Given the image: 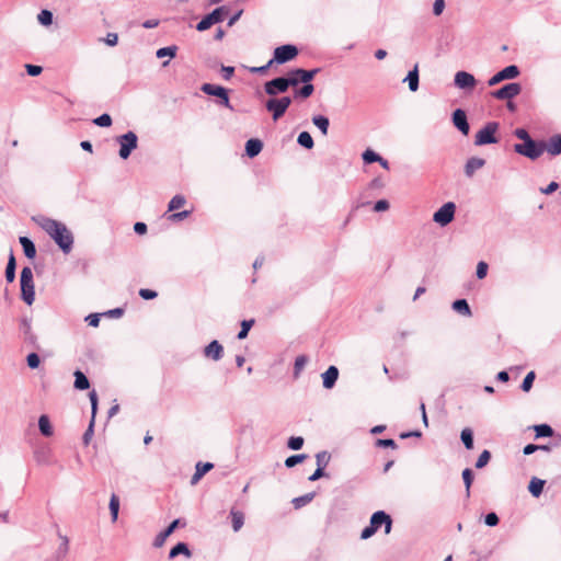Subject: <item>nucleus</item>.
I'll list each match as a JSON object with an SVG mask.
<instances>
[{
	"label": "nucleus",
	"mask_w": 561,
	"mask_h": 561,
	"mask_svg": "<svg viewBox=\"0 0 561 561\" xmlns=\"http://www.w3.org/2000/svg\"><path fill=\"white\" fill-rule=\"evenodd\" d=\"M254 322H255L254 319L243 320L241 322V330L237 334V339H239V340L245 339L249 334V331L253 327Z\"/></svg>",
	"instance_id": "3c124183"
},
{
	"label": "nucleus",
	"mask_w": 561,
	"mask_h": 561,
	"mask_svg": "<svg viewBox=\"0 0 561 561\" xmlns=\"http://www.w3.org/2000/svg\"><path fill=\"white\" fill-rule=\"evenodd\" d=\"M376 527L369 522V525L366 526L360 533V539L366 540L376 534Z\"/></svg>",
	"instance_id": "338daca9"
},
{
	"label": "nucleus",
	"mask_w": 561,
	"mask_h": 561,
	"mask_svg": "<svg viewBox=\"0 0 561 561\" xmlns=\"http://www.w3.org/2000/svg\"><path fill=\"white\" fill-rule=\"evenodd\" d=\"M545 484V480L534 477L528 484V491L534 497H539L542 494Z\"/></svg>",
	"instance_id": "2f4dec72"
},
{
	"label": "nucleus",
	"mask_w": 561,
	"mask_h": 561,
	"mask_svg": "<svg viewBox=\"0 0 561 561\" xmlns=\"http://www.w3.org/2000/svg\"><path fill=\"white\" fill-rule=\"evenodd\" d=\"M451 122L454 126L463 135L468 136L470 125L468 123L467 114L462 108H456L451 114Z\"/></svg>",
	"instance_id": "2eb2a0df"
},
{
	"label": "nucleus",
	"mask_w": 561,
	"mask_h": 561,
	"mask_svg": "<svg viewBox=\"0 0 561 561\" xmlns=\"http://www.w3.org/2000/svg\"><path fill=\"white\" fill-rule=\"evenodd\" d=\"M316 496V492H309L301 496L295 497L291 503L296 510L304 507L309 504Z\"/></svg>",
	"instance_id": "ea45409f"
},
{
	"label": "nucleus",
	"mask_w": 561,
	"mask_h": 561,
	"mask_svg": "<svg viewBox=\"0 0 561 561\" xmlns=\"http://www.w3.org/2000/svg\"><path fill=\"white\" fill-rule=\"evenodd\" d=\"M183 554L186 558L192 557V551L186 542H178L174 547L169 551V559H174L178 556Z\"/></svg>",
	"instance_id": "c85d7f7f"
},
{
	"label": "nucleus",
	"mask_w": 561,
	"mask_h": 561,
	"mask_svg": "<svg viewBox=\"0 0 561 561\" xmlns=\"http://www.w3.org/2000/svg\"><path fill=\"white\" fill-rule=\"evenodd\" d=\"M312 123L314 124V126H317L319 128V130L321 131V134L323 136H327L328 135V130H329V126H330V121L327 116L324 115H314L312 117Z\"/></svg>",
	"instance_id": "c9c22d12"
},
{
	"label": "nucleus",
	"mask_w": 561,
	"mask_h": 561,
	"mask_svg": "<svg viewBox=\"0 0 561 561\" xmlns=\"http://www.w3.org/2000/svg\"><path fill=\"white\" fill-rule=\"evenodd\" d=\"M230 517H231V520H232V529L234 531H239L242 528L243 524H244V515H243V513L232 508L230 511Z\"/></svg>",
	"instance_id": "4c0bfd02"
},
{
	"label": "nucleus",
	"mask_w": 561,
	"mask_h": 561,
	"mask_svg": "<svg viewBox=\"0 0 561 561\" xmlns=\"http://www.w3.org/2000/svg\"><path fill=\"white\" fill-rule=\"evenodd\" d=\"M322 385L325 389H332L339 378V369L336 366H329V368L321 375Z\"/></svg>",
	"instance_id": "aec40b11"
},
{
	"label": "nucleus",
	"mask_w": 561,
	"mask_h": 561,
	"mask_svg": "<svg viewBox=\"0 0 561 561\" xmlns=\"http://www.w3.org/2000/svg\"><path fill=\"white\" fill-rule=\"evenodd\" d=\"M26 364L27 366L31 368V369H36L39 367L41 365V358H39V355L35 352L33 353H30L27 356H26Z\"/></svg>",
	"instance_id": "13d9d810"
},
{
	"label": "nucleus",
	"mask_w": 561,
	"mask_h": 561,
	"mask_svg": "<svg viewBox=\"0 0 561 561\" xmlns=\"http://www.w3.org/2000/svg\"><path fill=\"white\" fill-rule=\"evenodd\" d=\"M299 54L297 46L293 44H285L276 47L273 53V58L270 59V65H283L295 59Z\"/></svg>",
	"instance_id": "1a4fd4ad"
},
{
	"label": "nucleus",
	"mask_w": 561,
	"mask_h": 561,
	"mask_svg": "<svg viewBox=\"0 0 561 561\" xmlns=\"http://www.w3.org/2000/svg\"><path fill=\"white\" fill-rule=\"evenodd\" d=\"M451 307L456 312L462 316L470 317L472 314L468 301L463 298L455 300Z\"/></svg>",
	"instance_id": "f704fd0d"
},
{
	"label": "nucleus",
	"mask_w": 561,
	"mask_h": 561,
	"mask_svg": "<svg viewBox=\"0 0 561 561\" xmlns=\"http://www.w3.org/2000/svg\"><path fill=\"white\" fill-rule=\"evenodd\" d=\"M485 164V160L479 157H471L467 160L465 164V174L468 178L473 176L477 170L483 168Z\"/></svg>",
	"instance_id": "4be33fe9"
},
{
	"label": "nucleus",
	"mask_w": 561,
	"mask_h": 561,
	"mask_svg": "<svg viewBox=\"0 0 561 561\" xmlns=\"http://www.w3.org/2000/svg\"><path fill=\"white\" fill-rule=\"evenodd\" d=\"M460 439L466 449L471 450L473 448V432L470 427H465L460 433Z\"/></svg>",
	"instance_id": "e433bc0d"
},
{
	"label": "nucleus",
	"mask_w": 561,
	"mask_h": 561,
	"mask_svg": "<svg viewBox=\"0 0 561 561\" xmlns=\"http://www.w3.org/2000/svg\"><path fill=\"white\" fill-rule=\"evenodd\" d=\"M522 91V84L518 82H510L497 90L491 92L492 98L496 100H512Z\"/></svg>",
	"instance_id": "ddd939ff"
},
{
	"label": "nucleus",
	"mask_w": 561,
	"mask_h": 561,
	"mask_svg": "<svg viewBox=\"0 0 561 561\" xmlns=\"http://www.w3.org/2000/svg\"><path fill=\"white\" fill-rule=\"evenodd\" d=\"M19 241H20V244L22 245L24 255L27 259H31V260L34 259L36 255V247L34 244V242L27 237H20Z\"/></svg>",
	"instance_id": "c756f323"
},
{
	"label": "nucleus",
	"mask_w": 561,
	"mask_h": 561,
	"mask_svg": "<svg viewBox=\"0 0 561 561\" xmlns=\"http://www.w3.org/2000/svg\"><path fill=\"white\" fill-rule=\"evenodd\" d=\"M546 151H548L551 156L561 154V134L551 136L546 142Z\"/></svg>",
	"instance_id": "bb28decb"
},
{
	"label": "nucleus",
	"mask_w": 561,
	"mask_h": 561,
	"mask_svg": "<svg viewBox=\"0 0 561 561\" xmlns=\"http://www.w3.org/2000/svg\"><path fill=\"white\" fill-rule=\"evenodd\" d=\"M201 90L207 95L216 96L218 99V105L224 106L230 111H234V107L230 103L229 90L227 88L213 83H204L202 84Z\"/></svg>",
	"instance_id": "39448f33"
},
{
	"label": "nucleus",
	"mask_w": 561,
	"mask_h": 561,
	"mask_svg": "<svg viewBox=\"0 0 561 561\" xmlns=\"http://www.w3.org/2000/svg\"><path fill=\"white\" fill-rule=\"evenodd\" d=\"M546 141L535 140L534 138L514 145V151L530 160L538 159L546 151Z\"/></svg>",
	"instance_id": "f03ea898"
},
{
	"label": "nucleus",
	"mask_w": 561,
	"mask_h": 561,
	"mask_svg": "<svg viewBox=\"0 0 561 561\" xmlns=\"http://www.w3.org/2000/svg\"><path fill=\"white\" fill-rule=\"evenodd\" d=\"M39 226L56 242L65 254L71 252L73 247V236L65 224L51 218L43 217L39 221Z\"/></svg>",
	"instance_id": "f257e3e1"
},
{
	"label": "nucleus",
	"mask_w": 561,
	"mask_h": 561,
	"mask_svg": "<svg viewBox=\"0 0 561 561\" xmlns=\"http://www.w3.org/2000/svg\"><path fill=\"white\" fill-rule=\"evenodd\" d=\"M519 75H520V70H519L518 66L510 65V66L503 68L502 70L497 71L495 75H493L489 79L488 84L490 87H493V85H496V84H499L500 82H502L504 80L515 79Z\"/></svg>",
	"instance_id": "4468645a"
},
{
	"label": "nucleus",
	"mask_w": 561,
	"mask_h": 561,
	"mask_svg": "<svg viewBox=\"0 0 561 561\" xmlns=\"http://www.w3.org/2000/svg\"><path fill=\"white\" fill-rule=\"evenodd\" d=\"M15 270H16V262H15V257L13 255V252L11 251L10 255H9V259H8V263H7V267H5V279L8 283H13L14 279H15Z\"/></svg>",
	"instance_id": "72a5a7b5"
},
{
	"label": "nucleus",
	"mask_w": 561,
	"mask_h": 561,
	"mask_svg": "<svg viewBox=\"0 0 561 561\" xmlns=\"http://www.w3.org/2000/svg\"><path fill=\"white\" fill-rule=\"evenodd\" d=\"M308 363V356L306 355H299L296 357L295 359V364H294V377L297 378L301 370L304 369V367L306 366V364Z\"/></svg>",
	"instance_id": "09e8293b"
},
{
	"label": "nucleus",
	"mask_w": 561,
	"mask_h": 561,
	"mask_svg": "<svg viewBox=\"0 0 561 561\" xmlns=\"http://www.w3.org/2000/svg\"><path fill=\"white\" fill-rule=\"evenodd\" d=\"M456 204L447 202L439 207L433 215V221L440 227H446L455 219Z\"/></svg>",
	"instance_id": "f8f14e48"
},
{
	"label": "nucleus",
	"mask_w": 561,
	"mask_h": 561,
	"mask_svg": "<svg viewBox=\"0 0 561 561\" xmlns=\"http://www.w3.org/2000/svg\"><path fill=\"white\" fill-rule=\"evenodd\" d=\"M291 87L287 73L285 76L276 77L264 83V92L270 96H276L280 93H285Z\"/></svg>",
	"instance_id": "9d476101"
},
{
	"label": "nucleus",
	"mask_w": 561,
	"mask_h": 561,
	"mask_svg": "<svg viewBox=\"0 0 561 561\" xmlns=\"http://www.w3.org/2000/svg\"><path fill=\"white\" fill-rule=\"evenodd\" d=\"M329 461L330 455L327 451H320L316 455L317 468H321L322 470H324Z\"/></svg>",
	"instance_id": "5fc2aeb1"
},
{
	"label": "nucleus",
	"mask_w": 561,
	"mask_h": 561,
	"mask_svg": "<svg viewBox=\"0 0 561 561\" xmlns=\"http://www.w3.org/2000/svg\"><path fill=\"white\" fill-rule=\"evenodd\" d=\"M489 265L484 261H480L477 265L476 275L479 279H482L488 274Z\"/></svg>",
	"instance_id": "0e129e2a"
},
{
	"label": "nucleus",
	"mask_w": 561,
	"mask_h": 561,
	"mask_svg": "<svg viewBox=\"0 0 561 561\" xmlns=\"http://www.w3.org/2000/svg\"><path fill=\"white\" fill-rule=\"evenodd\" d=\"M228 13L229 8L227 5L214 9L210 13L202 18V20L196 24V30L198 32H204L210 28L214 24L222 22Z\"/></svg>",
	"instance_id": "423d86ee"
},
{
	"label": "nucleus",
	"mask_w": 561,
	"mask_h": 561,
	"mask_svg": "<svg viewBox=\"0 0 561 561\" xmlns=\"http://www.w3.org/2000/svg\"><path fill=\"white\" fill-rule=\"evenodd\" d=\"M376 446L396 449L397 443L392 438H379L376 440Z\"/></svg>",
	"instance_id": "e2e57ef3"
},
{
	"label": "nucleus",
	"mask_w": 561,
	"mask_h": 561,
	"mask_svg": "<svg viewBox=\"0 0 561 561\" xmlns=\"http://www.w3.org/2000/svg\"><path fill=\"white\" fill-rule=\"evenodd\" d=\"M21 329L24 334V341L27 344L32 345L33 347L38 348L39 346L37 344V336L32 331L31 320H28L27 318H23L21 320Z\"/></svg>",
	"instance_id": "6ab92c4d"
},
{
	"label": "nucleus",
	"mask_w": 561,
	"mask_h": 561,
	"mask_svg": "<svg viewBox=\"0 0 561 561\" xmlns=\"http://www.w3.org/2000/svg\"><path fill=\"white\" fill-rule=\"evenodd\" d=\"M38 430L44 437H51L54 435V428L48 415L42 414L38 417Z\"/></svg>",
	"instance_id": "cd10ccee"
},
{
	"label": "nucleus",
	"mask_w": 561,
	"mask_h": 561,
	"mask_svg": "<svg viewBox=\"0 0 561 561\" xmlns=\"http://www.w3.org/2000/svg\"><path fill=\"white\" fill-rule=\"evenodd\" d=\"M293 99L290 96L271 98L265 102V108L272 114L276 122L284 116L290 106Z\"/></svg>",
	"instance_id": "0eeeda50"
},
{
	"label": "nucleus",
	"mask_w": 561,
	"mask_h": 561,
	"mask_svg": "<svg viewBox=\"0 0 561 561\" xmlns=\"http://www.w3.org/2000/svg\"><path fill=\"white\" fill-rule=\"evenodd\" d=\"M93 123L99 127H110L112 125V117L110 114L104 113L94 118Z\"/></svg>",
	"instance_id": "4d7b16f0"
},
{
	"label": "nucleus",
	"mask_w": 561,
	"mask_h": 561,
	"mask_svg": "<svg viewBox=\"0 0 561 561\" xmlns=\"http://www.w3.org/2000/svg\"><path fill=\"white\" fill-rule=\"evenodd\" d=\"M304 437L301 436H291L289 437V439L287 440V447L291 450H299L302 448L304 446Z\"/></svg>",
	"instance_id": "864d4df0"
},
{
	"label": "nucleus",
	"mask_w": 561,
	"mask_h": 561,
	"mask_svg": "<svg viewBox=\"0 0 561 561\" xmlns=\"http://www.w3.org/2000/svg\"><path fill=\"white\" fill-rule=\"evenodd\" d=\"M363 161L366 164L375 163L381 160V156L371 149H366L362 154Z\"/></svg>",
	"instance_id": "de8ad7c7"
},
{
	"label": "nucleus",
	"mask_w": 561,
	"mask_h": 561,
	"mask_svg": "<svg viewBox=\"0 0 561 561\" xmlns=\"http://www.w3.org/2000/svg\"><path fill=\"white\" fill-rule=\"evenodd\" d=\"M490 459H491V453L486 449L483 450L476 461V468L477 469L484 468L489 463Z\"/></svg>",
	"instance_id": "6e6d98bb"
},
{
	"label": "nucleus",
	"mask_w": 561,
	"mask_h": 561,
	"mask_svg": "<svg viewBox=\"0 0 561 561\" xmlns=\"http://www.w3.org/2000/svg\"><path fill=\"white\" fill-rule=\"evenodd\" d=\"M535 379H536V374H535V371H534V370L529 371V373L525 376V378H524V380H523V382H522V385H520V389H522L524 392H529V391L531 390V388H533V385H534Z\"/></svg>",
	"instance_id": "8fccbe9b"
},
{
	"label": "nucleus",
	"mask_w": 561,
	"mask_h": 561,
	"mask_svg": "<svg viewBox=\"0 0 561 561\" xmlns=\"http://www.w3.org/2000/svg\"><path fill=\"white\" fill-rule=\"evenodd\" d=\"M116 141L119 145L118 154L123 160H126L130 157L131 152L138 146V136L129 130L116 138Z\"/></svg>",
	"instance_id": "6e6552de"
},
{
	"label": "nucleus",
	"mask_w": 561,
	"mask_h": 561,
	"mask_svg": "<svg viewBox=\"0 0 561 561\" xmlns=\"http://www.w3.org/2000/svg\"><path fill=\"white\" fill-rule=\"evenodd\" d=\"M214 468V463L211 462H202L198 461L195 467V472L192 476L191 483H197L208 471Z\"/></svg>",
	"instance_id": "393cba45"
},
{
	"label": "nucleus",
	"mask_w": 561,
	"mask_h": 561,
	"mask_svg": "<svg viewBox=\"0 0 561 561\" xmlns=\"http://www.w3.org/2000/svg\"><path fill=\"white\" fill-rule=\"evenodd\" d=\"M204 355L217 362L224 355V347L217 340H214L204 348Z\"/></svg>",
	"instance_id": "412c9836"
},
{
	"label": "nucleus",
	"mask_w": 561,
	"mask_h": 561,
	"mask_svg": "<svg viewBox=\"0 0 561 561\" xmlns=\"http://www.w3.org/2000/svg\"><path fill=\"white\" fill-rule=\"evenodd\" d=\"M89 399H90V402H91V412H92V417L91 419H95V415H96V412H98V394H96V391L94 389L89 392Z\"/></svg>",
	"instance_id": "052dcab7"
},
{
	"label": "nucleus",
	"mask_w": 561,
	"mask_h": 561,
	"mask_svg": "<svg viewBox=\"0 0 561 561\" xmlns=\"http://www.w3.org/2000/svg\"><path fill=\"white\" fill-rule=\"evenodd\" d=\"M176 51H178V46H175V45L165 46V47L159 48L156 51V56H157V58H164V57L174 58L176 56Z\"/></svg>",
	"instance_id": "37998d69"
},
{
	"label": "nucleus",
	"mask_w": 561,
	"mask_h": 561,
	"mask_svg": "<svg viewBox=\"0 0 561 561\" xmlns=\"http://www.w3.org/2000/svg\"><path fill=\"white\" fill-rule=\"evenodd\" d=\"M25 70H26V73L31 77H36V76H39L43 71V68L38 65H32V64H26L25 65Z\"/></svg>",
	"instance_id": "69168bd1"
},
{
	"label": "nucleus",
	"mask_w": 561,
	"mask_h": 561,
	"mask_svg": "<svg viewBox=\"0 0 561 561\" xmlns=\"http://www.w3.org/2000/svg\"><path fill=\"white\" fill-rule=\"evenodd\" d=\"M297 144L305 149H312L314 141L312 136L308 131H301L297 137Z\"/></svg>",
	"instance_id": "a19ab883"
},
{
	"label": "nucleus",
	"mask_w": 561,
	"mask_h": 561,
	"mask_svg": "<svg viewBox=\"0 0 561 561\" xmlns=\"http://www.w3.org/2000/svg\"><path fill=\"white\" fill-rule=\"evenodd\" d=\"M139 296L145 300H151L158 296V293L149 288H141L139 290Z\"/></svg>",
	"instance_id": "774afa93"
},
{
	"label": "nucleus",
	"mask_w": 561,
	"mask_h": 561,
	"mask_svg": "<svg viewBox=\"0 0 561 561\" xmlns=\"http://www.w3.org/2000/svg\"><path fill=\"white\" fill-rule=\"evenodd\" d=\"M21 298L31 306L35 300V289L33 280V271L30 266H24L20 274Z\"/></svg>",
	"instance_id": "7ed1b4c3"
},
{
	"label": "nucleus",
	"mask_w": 561,
	"mask_h": 561,
	"mask_svg": "<svg viewBox=\"0 0 561 561\" xmlns=\"http://www.w3.org/2000/svg\"><path fill=\"white\" fill-rule=\"evenodd\" d=\"M533 430L535 431V438H542V437H554V430L547 423L537 424L533 426Z\"/></svg>",
	"instance_id": "7c9ffc66"
},
{
	"label": "nucleus",
	"mask_w": 561,
	"mask_h": 561,
	"mask_svg": "<svg viewBox=\"0 0 561 561\" xmlns=\"http://www.w3.org/2000/svg\"><path fill=\"white\" fill-rule=\"evenodd\" d=\"M308 458V455L306 454H297V455H291L289 457L286 458L285 460V466L287 468H293L295 467L296 465L302 462L305 459Z\"/></svg>",
	"instance_id": "603ef678"
},
{
	"label": "nucleus",
	"mask_w": 561,
	"mask_h": 561,
	"mask_svg": "<svg viewBox=\"0 0 561 561\" xmlns=\"http://www.w3.org/2000/svg\"><path fill=\"white\" fill-rule=\"evenodd\" d=\"M484 523L486 526H490V527H495L499 525L500 523V518L497 516L496 513L494 512H491V513H488L484 517Z\"/></svg>",
	"instance_id": "680f3d73"
},
{
	"label": "nucleus",
	"mask_w": 561,
	"mask_h": 561,
	"mask_svg": "<svg viewBox=\"0 0 561 561\" xmlns=\"http://www.w3.org/2000/svg\"><path fill=\"white\" fill-rule=\"evenodd\" d=\"M180 524V518H176L173 522H171L167 528H164L154 537L152 546L154 548H161L164 545L168 537H170L175 531Z\"/></svg>",
	"instance_id": "a211bd4d"
},
{
	"label": "nucleus",
	"mask_w": 561,
	"mask_h": 561,
	"mask_svg": "<svg viewBox=\"0 0 561 561\" xmlns=\"http://www.w3.org/2000/svg\"><path fill=\"white\" fill-rule=\"evenodd\" d=\"M185 203H186L185 197L183 195H181V194H178V195L173 196L171 198V201L169 202L168 210L169 211H173L175 209H179L182 206H184Z\"/></svg>",
	"instance_id": "49530a36"
},
{
	"label": "nucleus",
	"mask_w": 561,
	"mask_h": 561,
	"mask_svg": "<svg viewBox=\"0 0 561 561\" xmlns=\"http://www.w3.org/2000/svg\"><path fill=\"white\" fill-rule=\"evenodd\" d=\"M404 82H408L409 89L411 92H415L420 85V75H419V65L415 64L413 69H411L407 77L403 79Z\"/></svg>",
	"instance_id": "b1692460"
},
{
	"label": "nucleus",
	"mask_w": 561,
	"mask_h": 561,
	"mask_svg": "<svg viewBox=\"0 0 561 561\" xmlns=\"http://www.w3.org/2000/svg\"><path fill=\"white\" fill-rule=\"evenodd\" d=\"M500 128L499 122H488L474 136L476 146H486L499 142L496 131Z\"/></svg>",
	"instance_id": "20e7f679"
},
{
	"label": "nucleus",
	"mask_w": 561,
	"mask_h": 561,
	"mask_svg": "<svg viewBox=\"0 0 561 561\" xmlns=\"http://www.w3.org/2000/svg\"><path fill=\"white\" fill-rule=\"evenodd\" d=\"M37 20H38L39 24H42L44 26H49V25L53 24L54 14H53V12L50 10L43 9L38 13Z\"/></svg>",
	"instance_id": "c03bdc74"
},
{
	"label": "nucleus",
	"mask_w": 561,
	"mask_h": 561,
	"mask_svg": "<svg viewBox=\"0 0 561 561\" xmlns=\"http://www.w3.org/2000/svg\"><path fill=\"white\" fill-rule=\"evenodd\" d=\"M75 383L73 387L77 390H88L90 388V381L88 377L79 369L73 373Z\"/></svg>",
	"instance_id": "473e14b6"
},
{
	"label": "nucleus",
	"mask_w": 561,
	"mask_h": 561,
	"mask_svg": "<svg viewBox=\"0 0 561 561\" xmlns=\"http://www.w3.org/2000/svg\"><path fill=\"white\" fill-rule=\"evenodd\" d=\"M461 476H462L463 484L466 488V496L469 497L470 496V488H471L473 479H474L473 471L470 468H466L462 470Z\"/></svg>",
	"instance_id": "79ce46f5"
},
{
	"label": "nucleus",
	"mask_w": 561,
	"mask_h": 561,
	"mask_svg": "<svg viewBox=\"0 0 561 561\" xmlns=\"http://www.w3.org/2000/svg\"><path fill=\"white\" fill-rule=\"evenodd\" d=\"M263 149V142L257 138H251L245 142V154L249 158H254L259 156V153Z\"/></svg>",
	"instance_id": "a878e982"
},
{
	"label": "nucleus",
	"mask_w": 561,
	"mask_h": 561,
	"mask_svg": "<svg viewBox=\"0 0 561 561\" xmlns=\"http://www.w3.org/2000/svg\"><path fill=\"white\" fill-rule=\"evenodd\" d=\"M58 537L61 540L58 549L56 550V557L57 559H64L69 551V538L65 535H61L58 533Z\"/></svg>",
	"instance_id": "58836bf2"
},
{
	"label": "nucleus",
	"mask_w": 561,
	"mask_h": 561,
	"mask_svg": "<svg viewBox=\"0 0 561 561\" xmlns=\"http://www.w3.org/2000/svg\"><path fill=\"white\" fill-rule=\"evenodd\" d=\"M94 420L95 419H91L88 428L83 433L82 442H83L84 445H89V443H90V440H91V438H92V436L94 434Z\"/></svg>",
	"instance_id": "bf43d9fd"
},
{
	"label": "nucleus",
	"mask_w": 561,
	"mask_h": 561,
	"mask_svg": "<svg viewBox=\"0 0 561 561\" xmlns=\"http://www.w3.org/2000/svg\"><path fill=\"white\" fill-rule=\"evenodd\" d=\"M370 523L378 530L382 525L385 526V534L388 535L392 528V518L385 511H377L370 517Z\"/></svg>",
	"instance_id": "dca6fc26"
},
{
	"label": "nucleus",
	"mask_w": 561,
	"mask_h": 561,
	"mask_svg": "<svg viewBox=\"0 0 561 561\" xmlns=\"http://www.w3.org/2000/svg\"><path fill=\"white\" fill-rule=\"evenodd\" d=\"M454 83L459 89L472 90L477 84V80L470 72L461 70L455 75Z\"/></svg>",
	"instance_id": "f3484780"
},
{
	"label": "nucleus",
	"mask_w": 561,
	"mask_h": 561,
	"mask_svg": "<svg viewBox=\"0 0 561 561\" xmlns=\"http://www.w3.org/2000/svg\"><path fill=\"white\" fill-rule=\"evenodd\" d=\"M108 507H110L112 520L115 522L118 517V511H119V499L116 494H112V496L110 499Z\"/></svg>",
	"instance_id": "a18cd8bd"
},
{
	"label": "nucleus",
	"mask_w": 561,
	"mask_h": 561,
	"mask_svg": "<svg viewBox=\"0 0 561 561\" xmlns=\"http://www.w3.org/2000/svg\"><path fill=\"white\" fill-rule=\"evenodd\" d=\"M320 72V68L313 69H302L295 68L287 72L289 81H291V87H297L299 83L311 82L314 77Z\"/></svg>",
	"instance_id": "9b49d317"
},
{
	"label": "nucleus",
	"mask_w": 561,
	"mask_h": 561,
	"mask_svg": "<svg viewBox=\"0 0 561 561\" xmlns=\"http://www.w3.org/2000/svg\"><path fill=\"white\" fill-rule=\"evenodd\" d=\"M314 92V85L311 82L302 83L300 88L295 87L293 92V100L308 99Z\"/></svg>",
	"instance_id": "5701e85b"
}]
</instances>
